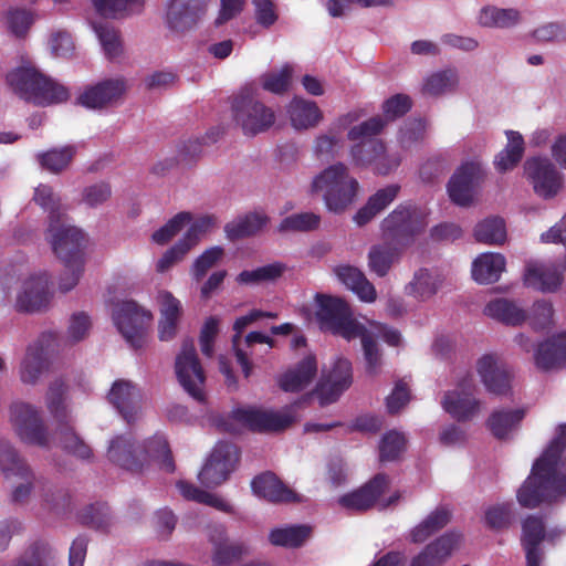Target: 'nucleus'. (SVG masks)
Returning <instances> with one entry per match:
<instances>
[{
    "instance_id": "nucleus-1",
    "label": "nucleus",
    "mask_w": 566,
    "mask_h": 566,
    "mask_svg": "<svg viewBox=\"0 0 566 566\" xmlns=\"http://www.w3.org/2000/svg\"><path fill=\"white\" fill-rule=\"evenodd\" d=\"M316 317L323 331L344 337L347 340L360 338L366 370L374 375L381 365V352L376 338H382L390 346H399L400 333L387 325L364 318L353 317L346 302L338 297L318 296Z\"/></svg>"
},
{
    "instance_id": "nucleus-2",
    "label": "nucleus",
    "mask_w": 566,
    "mask_h": 566,
    "mask_svg": "<svg viewBox=\"0 0 566 566\" xmlns=\"http://www.w3.org/2000/svg\"><path fill=\"white\" fill-rule=\"evenodd\" d=\"M566 494V423H560L548 448L533 464L530 476L517 491L523 507L534 509Z\"/></svg>"
},
{
    "instance_id": "nucleus-3",
    "label": "nucleus",
    "mask_w": 566,
    "mask_h": 566,
    "mask_svg": "<svg viewBox=\"0 0 566 566\" xmlns=\"http://www.w3.org/2000/svg\"><path fill=\"white\" fill-rule=\"evenodd\" d=\"M13 92L36 106H50L69 99V90L31 65H22L7 75Z\"/></svg>"
},
{
    "instance_id": "nucleus-4",
    "label": "nucleus",
    "mask_w": 566,
    "mask_h": 566,
    "mask_svg": "<svg viewBox=\"0 0 566 566\" xmlns=\"http://www.w3.org/2000/svg\"><path fill=\"white\" fill-rule=\"evenodd\" d=\"M359 184L343 163L333 164L311 182V191L322 197L325 207L334 213H342L356 200Z\"/></svg>"
},
{
    "instance_id": "nucleus-5",
    "label": "nucleus",
    "mask_w": 566,
    "mask_h": 566,
    "mask_svg": "<svg viewBox=\"0 0 566 566\" xmlns=\"http://www.w3.org/2000/svg\"><path fill=\"white\" fill-rule=\"evenodd\" d=\"M7 421L21 443L42 449L52 447V434L39 406L22 399H14L8 405Z\"/></svg>"
},
{
    "instance_id": "nucleus-6",
    "label": "nucleus",
    "mask_w": 566,
    "mask_h": 566,
    "mask_svg": "<svg viewBox=\"0 0 566 566\" xmlns=\"http://www.w3.org/2000/svg\"><path fill=\"white\" fill-rule=\"evenodd\" d=\"M232 118L245 136H256L269 130L275 123L274 111L260 101L254 92L242 88L232 101Z\"/></svg>"
},
{
    "instance_id": "nucleus-7",
    "label": "nucleus",
    "mask_w": 566,
    "mask_h": 566,
    "mask_svg": "<svg viewBox=\"0 0 566 566\" xmlns=\"http://www.w3.org/2000/svg\"><path fill=\"white\" fill-rule=\"evenodd\" d=\"M427 224L424 211L415 203L405 202L382 220L381 231L386 241L406 248L424 231Z\"/></svg>"
},
{
    "instance_id": "nucleus-8",
    "label": "nucleus",
    "mask_w": 566,
    "mask_h": 566,
    "mask_svg": "<svg viewBox=\"0 0 566 566\" xmlns=\"http://www.w3.org/2000/svg\"><path fill=\"white\" fill-rule=\"evenodd\" d=\"M297 420L295 407L290 406L280 410L242 408L232 412L223 429L237 432L239 429L232 422L258 432H280L287 429Z\"/></svg>"
},
{
    "instance_id": "nucleus-9",
    "label": "nucleus",
    "mask_w": 566,
    "mask_h": 566,
    "mask_svg": "<svg viewBox=\"0 0 566 566\" xmlns=\"http://www.w3.org/2000/svg\"><path fill=\"white\" fill-rule=\"evenodd\" d=\"M112 317L118 332L133 347L143 345L147 328L153 321L150 311L135 301H122L114 305Z\"/></svg>"
},
{
    "instance_id": "nucleus-10",
    "label": "nucleus",
    "mask_w": 566,
    "mask_h": 566,
    "mask_svg": "<svg viewBox=\"0 0 566 566\" xmlns=\"http://www.w3.org/2000/svg\"><path fill=\"white\" fill-rule=\"evenodd\" d=\"M485 177L480 160L463 163L451 176L447 185L450 200L459 207H470L475 202L478 190Z\"/></svg>"
},
{
    "instance_id": "nucleus-11",
    "label": "nucleus",
    "mask_w": 566,
    "mask_h": 566,
    "mask_svg": "<svg viewBox=\"0 0 566 566\" xmlns=\"http://www.w3.org/2000/svg\"><path fill=\"white\" fill-rule=\"evenodd\" d=\"M524 175L534 192L543 199H552L564 186V176L547 157H531L524 163Z\"/></svg>"
},
{
    "instance_id": "nucleus-12",
    "label": "nucleus",
    "mask_w": 566,
    "mask_h": 566,
    "mask_svg": "<svg viewBox=\"0 0 566 566\" xmlns=\"http://www.w3.org/2000/svg\"><path fill=\"white\" fill-rule=\"evenodd\" d=\"M389 478L384 473H378L361 488L347 493L338 499V504L350 511H366L378 504L381 509L395 504L400 499V493L396 492L388 500H381L380 496L389 488Z\"/></svg>"
},
{
    "instance_id": "nucleus-13",
    "label": "nucleus",
    "mask_w": 566,
    "mask_h": 566,
    "mask_svg": "<svg viewBox=\"0 0 566 566\" xmlns=\"http://www.w3.org/2000/svg\"><path fill=\"white\" fill-rule=\"evenodd\" d=\"M51 342L50 334H42L27 346L18 367V376L23 385L36 386L50 370Z\"/></svg>"
},
{
    "instance_id": "nucleus-14",
    "label": "nucleus",
    "mask_w": 566,
    "mask_h": 566,
    "mask_svg": "<svg viewBox=\"0 0 566 566\" xmlns=\"http://www.w3.org/2000/svg\"><path fill=\"white\" fill-rule=\"evenodd\" d=\"M175 369L185 391L195 400L203 402L206 376L191 340L182 343L181 350L176 357Z\"/></svg>"
},
{
    "instance_id": "nucleus-15",
    "label": "nucleus",
    "mask_w": 566,
    "mask_h": 566,
    "mask_svg": "<svg viewBox=\"0 0 566 566\" xmlns=\"http://www.w3.org/2000/svg\"><path fill=\"white\" fill-rule=\"evenodd\" d=\"M238 460L239 451L234 444L218 442L198 474L200 483L207 488L222 484L234 470Z\"/></svg>"
},
{
    "instance_id": "nucleus-16",
    "label": "nucleus",
    "mask_w": 566,
    "mask_h": 566,
    "mask_svg": "<svg viewBox=\"0 0 566 566\" xmlns=\"http://www.w3.org/2000/svg\"><path fill=\"white\" fill-rule=\"evenodd\" d=\"M124 76L104 78L86 86L77 97V103L90 109H103L118 104L128 91Z\"/></svg>"
},
{
    "instance_id": "nucleus-17",
    "label": "nucleus",
    "mask_w": 566,
    "mask_h": 566,
    "mask_svg": "<svg viewBox=\"0 0 566 566\" xmlns=\"http://www.w3.org/2000/svg\"><path fill=\"white\" fill-rule=\"evenodd\" d=\"M45 239L51 244L53 252L62 261L84 258L82 253L85 243L83 231L67 224L64 220L49 223Z\"/></svg>"
},
{
    "instance_id": "nucleus-18",
    "label": "nucleus",
    "mask_w": 566,
    "mask_h": 566,
    "mask_svg": "<svg viewBox=\"0 0 566 566\" xmlns=\"http://www.w3.org/2000/svg\"><path fill=\"white\" fill-rule=\"evenodd\" d=\"M475 385L471 377L464 378L458 385L444 392L442 408L458 421L474 418L481 409V401L474 397Z\"/></svg>"
},
{
    "instance_id": "nucleus-19",
    "label": "nucleus",
    "mask_w": 566,
    "mask_h": 566,
    "mask_svg": "<svg viewBox=\"0 0 566 566\" xmlns=\"http://www.w3.org/2000/svg\"><path fill=\"white\" fill-rule=\"evenodd\" d=\"M211 0H168L165 23L175 33H185L206 15Z\"/></svg>"
},
{
    "instance_id": "nucleus-20",
    "label": "nucleus",
    "mask_w": 566,
    "mask_h": 566,
    "mask_svg": "<svg viewBox=\"0 0 566 566\" xmlns=\"http://www.w3.org/2000/svg\"><path fill=\"white\" fill-rule=\"evenodd\" d=\"M107 401L127 423L136 422L143 415L142 390L130 380H115L107 394Z\"/></svg>"
},
{
    "instance_id": "nucleus-21",
    "label": "nucleus",
    "mask_w": 566,
    "mask_h": 566,
    "mask_svg": "<svg viewBox=\"0 0 566 566\" xmlns=\"http://www.w3.org/2000/svg\"><path fill=\"white\" fill-rule=\"evenodd\" d=\"M51 297L48 273L38 272L22 281L17 293L15 306L19 311L38 312L49 305Z\"/></svg>"
},
{
    "instance_id": "nucleus-22",
    "label": "nucleus",
    "mask_w": 566,
    "mask_h": 566,
    "mask_svg": "<svg viewBox=\"0 0 566 566\" xmlns=\"http://www.w3.org/2000/svg\"><path fill=\"white\" fill-rule=\"evenodd\" d=\"M211 226L212 219L210 217H201L193 221L182 238L175 245L168 249L157 261V272L165 273L174 264L180 262L189 251L200 242L201 238Z\"/></svg>"
},
{
    "instance_id": "nucleus-23",
    "label": "nucleus",
    "mask_w": 566,
    "mask_h": 566,
    "mask_svg": "<svg viewBox=\"0 0 566 566\" xmlns=\"http://www.w3.org/2000/svg\"><path fill=\"white\" fill-rule=\"evenodd\" d=\"M142 446L129 436H117L107 449L108 460L133 473H142L147 468V457H142Z\"/></svg>"
},
{
    "instance_id": "nucleus-24",
    "label": "nucleus",
    "mask_w": 566,
    "mask_h": 566,
    "mask_svg": "<svg viewBox=\"0 0 566 566\" xmlns=\"http://www.w3.org/2000/svg\"><path fill=\"white\" fill-rule=\"evenodd\" d=\"M352 385V364L348 359L337 358L332 370L323 377L316 387L321 406L329 405Z\"/></svg>"
},
{
    "instance_id": "nucleus-25",
    "label": "nucleus",
    "mask_w": 566,
    "mask_h": 566,
    "mask_svg": "<svg viewBox=\"0 0 566 566\" xmlns=\"http://www.w3.org/2000/svg\"><path fill=\"white\" fill-rule=\"evenodd\" d=\"M476 371L485 389L493 395H506L511 389L512 374L494 355H484L476 361Z\"/></svg>"
},
{
    "instance_id": "nucleus-26",
    "label": "nucleus",
    "mask_w": 566,
    "mask_h": 566,
    "mask_svg": "<svg viewBox=\"0 0 566 566\" xmlns=\"http://www.w3.org/2000/svg\"><path fill=\"white\" fill-rule=\"evenodd\" d=\"M564 266L553 262H528L525 266L524 283L543 293L556 292L563 284Z\"/></svg>"
},
{
    "instance_id": "nucleus-27",
    "label": "nucleus",
    "mask_w": 566,
    "mask_h": 566,
    "mask_svg": "<svg viewBox=\"0 0 566 566\" xmlns=\"http://www.w3.org/2000/svg\"><path fill=\"white\" fill-rule=\"evenodd\" d=\"M461 542V533L454 531L447 532L426 545L411 559L409 566H442L459 548Z\"/></svg>"
},
{
    "instance_id": "nucleus-28",
    "label": "nucleus",
    "mask_w": 566,
    "mask_h": 566,
    "mask_svg": "<svg viewBox=\"0 0 566 566\" xmlns=\"http://www.w3.org/2000/svg\"><path fill=\"white\" fill-rule=\"evenodd\" d=\"M255 495L273 503L298 502L300 495L283 484L273 473L255 476L251 482Z\"/></svg>"
},
{
    "instance_id": "nucleus-29",
    "label": "nucleus",
    "mask_w": 566,
    "mask_h": 566,
    "mask_svg": "<svg viewBox=\"0 0 566 566\" xmlns=\"http://www.w3.org/2000/svg\"><path fill=\"white\" fill-rule=\"evenodd\" d=\"M534 363L541 370H552L566 364V333L557 334L541 343L534 354Z\"/></svg>"
},
{
    "instance_id": "nucleus-30",
    "label": "nucleus",
    "mask_w": 566,
    "mask_h": 566,
    "mask_svg": "<svg viewBox=\"0 0 566 566\" xmlns=\"http://www.w3.org/2000/svg\"><path fill=\"white\" fill-rule=\"evenodd\" d=\"M67 385L62 378L49 384L44 396L45 407L57 424L74 422L72 409L66 401Z\"/></svg>"
},
{
    "instance_id": "nucleus-31",
    "label": "nucleus",
    "mask_w": 566,
    "mask_h": 566,
    "mask_svg": "<svg viewBox=\"0 0 566 566\" xmlns=\"http://www.w3.org/2000/svg\"><path fill=\"white\" fill-rule=\"evenodd\" d=\"M334 273L360 301L366 303L376 301L377 292L375 286L359 269L352 265H338L334 269Z\"/></svg>"
},
{
    "instance_id": "nucleus-32",
    "label": "nucleus",
    "mask_w": 566,
    "mask_h": 566,
    "mask_svg": "<svg viewBox=\"0 0 566 566\" xmlns=\"http://www.w3.org/2000/svg\"><path fill=\"white\" fill-rule=\"evenodd\" d=\"M506 260L503 254L485 252L476 256L472 263V277L480 284H491L505 271Z\"/></svg>"
},
{
    "instance_id": "nucleus-33",
    "label": "nucleus",
    "mask_w": 566,
    "mask_h": 566,
    "mask_svg": "<svg viewBox=\"0 0 566 566\" xmlns=\"http://www.w3.org/2000/svg\"><path fill=\"white\" fill-rule=\"evenodd\" d=\"M317 373V364L314 356L308 355L295 367L289 369L280 378V387L284 391H300L307 387Z\"/></svg>"
},
{
    "instance_id": "nucleus-34",
    "label": "nucleus",
    "mask_w": 566,
    "mask_h": 566,
    "mask_svg": "<svg viewBox=\"0 0 566 566\" xmlns=\"http://www.w3.org/2000/svg\"><path fill=\"white\" fill-rule=\"evenodd\" d=\"M400 186L391 184L377 190L369 197L366 205L361 207L354 216V221L358 226L368 223L378 213L385 210L399 195Z\"/></svg>"
},
{
    "instance_id": "nucleus-35",
    "label": "nucleus",
    "mask_w": 566,
    "mask_h": 566,
    "mask_svg": "<svg viewBox=\"0 0 566 566\" xmlns=\"http://www.w3.org/2000/svg\"><path fill=\"white\" fill-rule=\"evenodd\" d=\"M484 314L510 326H518L527 321L526 311L517 302L509 298L490 301L484 307Z\"/></svg>"
},
{
    "instance_id": "nucleus-36",
    "label": "nucleus",
    "mask_w": 566,
    "mask_h": 566,
    "mask_svg": "<svg viewBox=\"0 0 566 566\" xmlns=\"http://www.w3.org/2000/svg\"><path fill=\"white\" fill-rule=\"evenodd\" d=\"M442 280L439 274L428 269H419L411 281L405 286L407 295L426 302L431 300L441 287Z\"/></svg>"
},
{
    "instance_id": "nucleus-37",
    "label": "nucleus",
    "mask_w": 566,
    "mask_h": 566,
    "mask_svg": "<svg viewBox=\"0 0 566 566\" xmlns=\"http://www.w3.org/2000/svg\"><path fill=\"white\" fill-rule=\"evenodd\" d=\"M287 114L292 126L297 130L315 127L323 118L316 103L303 98L291 101L287 106Z\"/></svg>"
},
{
    "instance_id": "nucleus-38",
    "label": "nucleus",
    "mask_w": 566,
    "mask_h": 566,
    "mask_svg": "<svg viewBox=\"0 0 566 566\" xmlns=\"http://www.w3.org/2000/svg\"><path fill=\"white\" fill-rule=\"evenodd\" d=\"M452 517V511L444 505L438 506L410 531L412 543H423L434 533L447 526Z\"/></svg>"
},
{
    "instance_id": "nucleus-39",
    "label": "nucleus",
    "mask_w": 566,
    "mask_h": 566,
    "mask_svg": "<svg viewBox=\"0 0 566 566\" xmlns=\"http://www.w3.org/2000/svg\"><path fill=\"white\" fill-rule=\"evenodd\" d=\"M74 422L57 424L55 434L59 446L66 453L83 460L88 461L93 458L91 447L75 432L73 428Z\"/></svg>"
},
{
    "instance_id": "nucleus-40",
    "label": "nucleus",
    "mask_w": 566,
    "mask_h": 566,
    "mask_svg": "<svg viewBox=\"0 0 566 566\" xmlns=\"http://www.w3.org/2000/svg\"><path fill=\"white\" fill-rule=\"evenodd\" d=\"M286 271L282 262H273L238 274L235 281L240 285L259 286L276 282Z\"/></svg>"
},
{
    "instance_id": "nucleus-41",
    "label": "nucleus",
    "mask_w": 566,
    "mask_h": 566,
    "mask_svg": "<svg viewBox=\"0 0 566 566\" xmlns=\"http://www.w3.org/2000/svg\"><path fill=\"white\" fill-rule=\"evenodd\" d=\"M0 474L10 479L14 474H31V468L9 440H0Z\"/></svg>"
},
{
    "instance_id": "nucleus-42",
    "label": "nucleus",
    "mask_w": 566,
    "mask_h": 566,
    "mask_svg": "<svg viewBox=\"0 0 566 566\" xmlns=\"http://www.w3.org/2000/svg\"><path fill=\"white\" fill-rule=\"evenodd\" d=\"M389 241L382 244L373 245L368 252V268L378 276H385L392 264L399 259L400 250Z\"/></svg>"
},
{
    "instance_id": "nucleus-43",
    "label": "nucleus",
    "mask_w": 566,
    "mask_h": 566,
    "mask_svg": "<svg viewBox=\"0 0 566 566\" xmlns=\"http://www.w3.org/2000/svg\"><path fill=\"white\" fill-rule=\"evenodd\" d=\"M140 446L142 457H147V467L151 461H155L167 472L175 470L168 442L163 434L156 433L154 437L140 443Z\"/></svg>"
},
{
    "instance_id": "nucleus-44",
    "label": "nucleus",
    "mask_w": 566,
    "mask_h": 566,
    "mask_svg": "<svg viewBox=\"0 0 566 566\" xmlns=\"http://www.w3.org/2000/svg\"><path fill=\"white\" fill-rule=\"evenodd\" d=\"M505 134L507 144L494 159L495 168L500 172L513 169L521 161L525 150L523 136L518 132L506 130Z\"/></svg>"
},
{
    "instance_id": "nucleus-45",
    "label": "nucleus",
    "mask_w": 566,
    "mask_h": 566,
    "mask_svg": "<svg viewBox=\"0 0 566 566\" xmlns=\"http://www.w3.org/2000/svg\"><path fill=\"white\" fill-rule=\"evenodd\" d=\"M95 10L103 17L124 19L140 14L145 0H92Z\"/></svg>"
},
{
    "instance_id": "nucleus-46",
    "label": "nucleus",
    "mask_w": 566,
    "mask_h": 566,
    "mask_svg": "<svg viewBox=\"0 0 566 566\" xmlns=\"http://www.w3.org/2000/svg\"><path fill=\"white\" fill-rule=\"evenodd\" d=\"M458 86V72L452 69H447L427 76L422 85V93L431 97H439L454 93Z\"/></svg>"
},
{
    "instance_id": "nucleus-47",
    "label": "nucleus",
    "mask_w": 566,
    "mask_h": 566,
    "mask_svg": "<svg viewBox=\"0 0 566 566\" xmlns=\"http://www.w3.org/2000/svg\"><path fill=\"white\" fill-rule=\"evenodd\" d=\"M76 153L74 146L52 148L35 155L40 167L51 174L57 175L69 168Z\"/></svg>"
},
{
    "instance_id": "nucleus-48",
    "label": "nucleus",
    "mask_w": 566,
    "mask_h": 566,
    "mask_svg": "<svg viewBox=\"0 0 566 566\" xmlns=\"http://www.w3.org/2000/svg\"><path fill=\"white\" fill-rule=\"evenodd\" d=\"M524 416V409L495 410L490 416L488 426L494 437L505 439L517 429Z\"/></svg>"
},
{
    "instance_id": "nucleus-49",
    "label": "nucleus",
    "mask_w": 566,
    "mask_h": 566,
    "mask_svg": "<svg viewBox=\"0 0 566 566\" xmlns=\"http://www.w3.org/2000/svg\"><path fill=\"white\" fill-rule=\"evenodd\" d=\"M478 21L486 28H512L520 23L521 12L513 8L484 7L480 10Z\"/></svg>"
},
{
    "instance_id": "nucleus-50",
    "label": "nucleus",
    "mask_w": 566,
    "mask_h": 566,
    "mask_svg": "<svg viewBox=\"0 0 566 566\" xmlns=\"http://www.w3.org/2000/svg\"><path fill=\"white\" fill-rule=\"evenodd\" d=\"M210 539L214 546L212 562L216 566H229L242 553V548L239 545L228 543L226 528L222 525L213 527L210 533Z\"/></svg>"
},
{
    "instance_id": "nucleus-51",
    "label": "nucleus",
    "mask_w": 566,
    "mask_h": 566,
    "mask_svg": "<svg viewBox=\"0 0 566 566\" xmlns=\"http://www.w3.org/2000/svg\"><path fill=\"white\" fill-rule=\"evenodd\" d=\"M266 223V217L260 213H249L227 223L224 231L230 240L252 235Z\"/></svg>"
},
{
    "instance_id": "nucleus-52",
    "label": "nucleus",
    "mask_w": 566,
    "mask_h": 566,
    "mask_svg": "<svg viewBox=\"0 0 566 566\" xmlns=\"http://www.w3.org/2000/svg\"><path fill=\"white\" fill-rule=\"evenodd\" d=\"M176 485L180 494L187 500L212 506L226 513H230L232 511L231 505L217 494L202 491L186 481H178Z\"/></svg>"
},
{
    "instance_id": "nucleus-53",
    "label": "nucleus",
    "mask_w": 566,
    "mask_h": 566,
    "mask_svg": "<svg viewBox=\"0 0 566 566\" xmlns=\"http://www.w3.org/2000/svg\"><path fill=\"white\" fill-rule=\"evenodd\" d=\"M33 200L49 213V223L62 220L63 205L60 196L51 186L40 184L34 189Z\"/></svg>"
},
{
    "instance_id": "nucleus-54",
    "label": "nucleus",
    "mask_w": 566,
    "mask_h": 566,
    "mask_svg": "<svg viewBox=\"0 0 566 566\" xmlns=\"http://www.w3.org/2000/svg\"><path fill=\"white\" fill-rule=\"evenodd\" d=\"M262 318V311L261 310H253L249 314L240 316L235 319L233 324V329L235 331V335L233 336L232 343L235 350V357L238 364L242 368V373L245 377H249L252 371V364L243 350L238 348V342L241 337L242 332L251 325L252 323L259 321Z\"/></svg>"
},
{
    "instance_id": "nucleus-55",
    "label": "nucleus",
    "mask_w": 566,
    "mask_h": 566,
    "mask_svg": "<svg viewBox=\"0 0 566 566\" xmlns=\"http://www.w3.org/2000/svg\"><path fill=\"white\" fill-rule=\"evenodd\" d=\"M474 237L476 241L500 245L505 242L506 229L503 219L486 218L479 222L474 228Z\"/></svg>"
},
{
    "instance_id": "nucleus-56",
    "label": "nucleus",
    "mask_w": 566,
    "mask_h": 566,
    "mask_svg": "<svg viewBox=\"0 0 566 566\" xmlns=\"http://www.w3.org/2000/svg\"><path fill=\"white\" fill-rule=\"evenodd\" d=\"M310 531V527L298 525L274 528L269 534V541L275 546L298 547L306 541Z\"/></svg>"
},
{
    "instance_id": "nucleus-57",
    "label": "nucleus",
    "mask_w": 566,
    "mask_h": 566,
    "mask_svg": "<svg viewBox=\"0 0 566 566\" xmlns=\"http://www.w3.org/2000/svg\"><path fill=\"white\" fill-rule=\"evenodd\" d=\"M382 153V142L379 139H366L350 148L354 165L358 167L374 166L377 157Z\"/></svg>"
},
{
    "instance_id": "nucleus-58",
    "label": "nucleus",
    "mask_w": 566,
    "mask_h": 566,
    "mask_svg": "<svg viewBox=\"0 0 566 566\" xmlns=\"http://www.w3.org/2000/svg\"><path fill=\"white\" fill-rule=\"evenodd\" d=\"M80 520L84 525L102 532H107L113 525V517L106 504L86 506L82 511Z\"/></svg>"
},
{
    "instance_id": "nucleus-59",
    "label": "nucleus",
    "mask_w": 566,
    "mask_h": 566,
    "mask_svg": "<svg viewBox=\"0 0 566 566\" xmlns=\"http://www.w3.org/2000/svg\"><path fill=\"white\" fill-rule=\"evenodd\" d=\"M112 197V186L106 181H98L85 186L81 191L80 205L88 209L104 206Z\"/></svg>"
},
{
    "instance_id": "nucleus-60",
    "label": "nucleus",
    "mask_w": 566,
    "mask_h": 566,
    "mask_svg": "<svg viewBox=\"0 0 566 566\" xmlns=\"http://www.w3.org/2000/svg\"><path fill=\"white\" fill-rule=\"evenodd\" d=\"M105 54L113 59L122 53V42L117 30L108 22L92 23Z\"/></svg>"
},
{
    "instance_id": "nucleus-61",
    "label": "nucleus",
    "mask_w": 566,
    "mask_h": 566,
    "mask_svg": "<svg viewBox=\"0 0 566 566\" xmlns=\"http://www.w3.org/2000/svg\"><path fill=\"white\" fill-rule=\"evenodd\" d=\"M192 216L189 212L182 211L174 216L161 228L155 231L151 239L157 244H166L175 235H177L186 226H191Z\"/></svg>"
},
{
    "instance_id": "nucleus-62",
    "label": "nucleus",
    "mask_w": 566,
    "mask_h": 566,
    "mask_svg": "<svg viewBox=\"0 0 566 566\" xmlns=\"http://www.w3.org/2000/svg\"><path fill=\"white\" fill-rule=\"evenodd\" d=\"M292 74L293 67L289 64H285L280 70L264 73L260 77L261 85L265 91L270 93L283 94L290 87Z\"/></svg>"
},
{
    "instance_id": "nucleus-63",
    "label": "nucleus",
    "mask_w": 566,
    "mask_h": 566,
    "mask_svg": "<svg viewBox=\"0 0 566 566\" xmlns=\"http://www.w3.org/2000/svg\"><path fill=\"white\" fill-rule=\"evenodd\" d=\"M7 29L15 36H24L34 22V14L21 8H11L7 11L6 17Z\"/></svg>"
},
{
    "instance_id": "nucleus-64",
    "label": "nucleus",
    "mask_w": 566,
    "mask_h": 566,
    "mask_svg": "<svg viewBox=\"0 0 566 566\" xmlns=\"http://www.w3.org/2000/svg\"><path fill=\"white\" fill-rule=\"evenodd\" d=\"M53 549L45 543H34L17 560L14 566H50L53 558Z\"/></svg>"
}]
</instances>
